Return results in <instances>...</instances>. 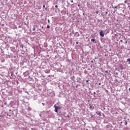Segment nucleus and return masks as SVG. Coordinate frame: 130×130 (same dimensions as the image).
<instances>
[{
	"instance_id": "c85d7f7f",
	"label": "nucleus",
	"mask_w": 130,
	"mask_h": 130,
	"mask_svg": "<svg viewBox=\"0 0 130 130\" xmlns=\"http://www.w3.org/2000/svg\"><path fill=\"white\" fill-rule=\"evenodd\" d=\"M88 82H89V81H88V80H87V81H86V82L88 83Z\"/></svg>"
},
{
	"instance_id": "e433bc0d",
	"label": "nucleus",
	"mask_w": 130,
	"mask_h": 130,
	"mask_svg": "<svg viewBox=\"0 0 130 130\" xmlns=\"http://www.w3.org/2000/svg\"><path fill=\"white\" fill-rule=\"evenodd\" d=\"M106 31H107V29H106Z\"/></svg>"
},
{
	"instance_id": "f704fd0d",
	"label": "nucleus",
	"mask_w": 130,
	"mask_h": 130,
	"mask_svg": "<svg viewBox=\"0 0 130 130\" xmlns=\"http://www.w3.org/2000/svg\"><path fill=\"white\" fill-rule=\"evenodd\" d=\"M12 110H9V111H11Z\"/></svg>"
},
{
	"instance_id": "9b49d317",
	"label": "nucleus",
	"mask_w": 130,
	"mask_h": 130,
	"mask_svg": "<svg viewBox=\"0 0 130 130\" xmlns=\"http://www.w3.org/2000/svg\"><path fill=\"white\" fill-rule=\"evenodd\" d=\"M47 28L48 29H49V28H50V26L47 25Z\"/></svg>"
},
{
	"instance_id": "9d476101",
	"label": "nucleus",
	"mask_w": 130,
	"mask_h": 130,
	"mask_svg": "<svg viewBox=\"0 0 130 130\" xmlns=\"http://www.w3.org/2000/svg\"><path fill=\"white\" fill-rule=\"evenodd\" d=\"M95 14H96L97 15H98V14H99V11H96V12H95Z\"/></svg>"
},
{
	"instance_id": "39448f33",
	"label": "nucleus",
	"mask_w": 130,
	"mask_h": 130,
	"mask_svg": "<svg viewBox=\"0 0 130 130\" xmlns=\"http://www.w3.org/2000/svg\"><path fill=\"white\" fill-rule=\"evenodd\" d=\"M128 61V64H130V58L127 59V62Z\"/></svg>"
},
{
	"instance_id": "c756f323",
	"label": "nucleus",
	"mask_w": 130,
	"mask_h": 130,
	"mask_svg": "<svg viewBox=\"0 0 130 130\" xmlns=\"http://www.w3.org/2000/svg\"><path fill=\"white\" fill-rule=\"evenodd\" d=\"M105 13H106V14H108V12H106Z\"/></svg>"
},
{
	"instance_id": "393cba45",
	"label": "nucleus",
	"mask_w": 130,
	"mask_h": 130,
	"mask_svg": "<svg viewBox=\"0 0 130 130\" xmlns=\"http://www.w3.org/2000/svg\"><path fill=\"white\" fill-rule=\"evenodd\" d=\"M99 86H100V85H101V83H99Z\"/></svg>"
},
{
	"instance_id": "4be33fe9",
	"label": "nucleus",
	"mask_w": 130,
	"mask_h": 130,
	"mask_svg": "<svg viewBox=\"0 0 130 130\" xmlns=\"http://www.w3.org/2000/svg\"><path fill=\"white\" fill-rule=\"evenodd\" d=\"M91 108H92V106H90L89 107V109H91Z\"/></svg>"
},
{
	"instance_id": "6ab92c4d",
	"label": "nucleus",
	"mask_w": 130,
	"mask_h": 130,
	"mask_svg": "<svg viewBox=\"0 0 130 130\" xmlns=\"http://www.w3.org/2000/svg\"><path fill=\"white\" fill-rule=\"evenodd\" d=\"M71 3H74V1H73V0H72V1H71Z\"/></svg>"
},
{
	"instance_id": "ddd939ff",
	"label": "nucleus",
	"mask_w": 130,
	"mask_h": 130,
	"mask_svg": "<svg viewBox=\"0 0 130 130\" xmlns=\"http://www.w3.org/2000/svg\"><path fill=\"white\" fill-rule=\"evenodd\" d=\"M105 73H106V74H108V71H106Z\"/></svg>"
},
{
	"instance_id": "bb28decb",
	"label": "nucleus",
	"mask_w": 130,
	"mask_h": 130,
	"mask_svg": "<svg viewBox=\"0 0 130 130\" xmlns=\"http://www.w3.org/2000/svg\"><path fill=\"white\" fill-rule=\"evenodd\" d=\"M113 14H115V11H113Z\"/></svg>"
},
{
	"instance_id": "f8f14e48",
	"label": "nucleus",
	"mask_w": 130,
	"mask_h": 130,
	"mask_svg": "<svg viewBox=\"0 0 130 130\" xmlns=\"http://www.w3.org/2000/svg\"><path fill=\"white\" fill-rule=\"evenodd\" d=\"M48 23H50V20H49V19H48Z\"/></svg>"
},
{
	"instance_id": "a878e982",
	"label": "nucleus",
	"mask_w": 130,
	"mask_h": 130,
	"mask_svg": "<svg viewBox=\"0 0 130 130\" xmlns=\"http://www.w3.org/2000/svg\"><path fill=\"white\" fill-rule=\"evenodd\" d=\"M123 42L122 40H121L120 42Z\"/></svg>"
},
{
	"instance_id": "4468645a",
	"label": "nucleus",
	"mask_w": 130,
	"mask_h": 130,
	"mask_svg": "<svg viewBox=\"0 0 130 130\" xmlns=\"http://www.w3.org/2000/svg\"><path fill=\"white\" fill-rule=\"evenodd\" d=\"M42 104L43 106H44V105H45V104H44L43 103Z\"/></svg>"
},
{
	"instance_id": "72a5a7b5",
	"label": "nucleus",
	"mask_w": 130,
	"mask_h": 130,
	"mask_svg": "<svg viewBox=\"0 0 130 130\" xmlns=\"http://www.w3.org/2000/svg\"><path fill=\"white\" fill-rule=\"evenodd\" d=\"M67 117H68V118L70 117V116H68Z\"/></svg>"
},
{
	"instance_id": "473e14b6",
	"label": "nucleus",
	"mask_w": 130,
	"mask_h": 130,
	"mask_svg": "<svg viewBox=\"0 0 130 130\" xmlns=\"http://www.w3.org/2000/svg\"><path fill=\"white\" fill-rule=\"evenodd\" d=\"M125 43H127V41H126V42H125Z\"/></svg>"
},
{
	"instance_id": "412c9836",
	"label": "nucleus",
	"mask_w": 130,
	"mask_h": 130,
	"mask_svg": "<svg viewBox=\"0 0 130 130\" xmlns=\"http://www.w3.org/2000/svg\"><path fill=\"white\" fill-rule=\"evenodd\" d=\"M25 93H27V94H29V92L25 91Z\"/></svg>"
},
{
	"instance_id": "1a4fd4ad",
	"label": "nucleus",
	"mask_w": 130,
	"mask_h": 130,
	"mask_svg": "<svg viewBox=\"0 0 130 130\" xmlns=\"http://www.w3.org/2000/svg\"><path fill=\"white\" fill-rule=\"evenodd\" d=\"M87 6H90V3L87 2Z\"/></svg>"
},
{
	"instance_id": "423d86ee",
	"label": "nucleus",
	"mask_w": 130,
	"mask_h": 130,
	"mask_svg": "<svg viewBox=\"0 0 130 130\" xmlns=\"http://www.w3.org/2000/svg\"><path fill=\"white\" fill-rule=\"evenodd\" d=\"M96 113H97V114H98V115H99L100 116H101V113H100V112H97Z\"/></svg>"
},
{
	"instance_id": "f03ea898",
	"label": "nucleus",
	"mask_w": 130,
	"mask_h": 130,
	"mask_svg": "<svg viewBox=\"0 0 130 130\" xmlns=\"http://www.w3.org/2000/svg\"><path fill=\"white\" fill-rule=\"evenodd\" d=\"M54 107H55V111L56 112H58V109H59V107L56 106H55V105H54Z\"/></svg>"
},
{
	"instance_id": "2eb2a0df",
	"label": "nucleus",
	"mask_w": 130,
	"mask_h": 130,
	"mask_svg": "<svg viewBox=\"0 0 130 130\" xmlns=\"http://www.w3.org/2000/svg\"><path fill=\"white\" fill-rule=\"evenodd\" d=\"M127 2V1H124V4H126Z\"/></svg>"
},
{
	"instance_id": "c9c22d12",
	"label": "nucleus",
	"mask_w": 130,
	"mask_h": 130,
	"mask_svg": "<svg viewBox=\"0 0 130 130\" xmlns=\"http://www.w3.org/2000/svg\"><path fill=\"white\" fill-rule=\"evenodd\" d=\"M129 91H130V88H129Z\"/></svg>"
},
{
	"instance_id": "0eeeda50",
	"label": "nucleus",
	"mask_w": 130,
	"mask_h": 130,
	"mask_svg": "<svg viewBox=\"0 0 130 130\" xmlns=\"http://www.w3.org/2000/svg\"><path fill=\"white\" fill-rule=\"evenodd\" d=\"M124 125H127V122L126 121H125L124 122Z\"/></svg>"
},
{
	"instance_id": "4c0bfd02",
	"label": "nucleus",
	"mask_w": 130,
	"mask_h": 130,
	"mask_svg": "<svg viewBox=\"0 0 130 130\" xmlns=\"http://www.w3.org/2000/svg\"><path fill=\"white\" fill-rule=\"evenodd\" d=\"M107 33H108V31H107Z\"/></svg>"
},
{
	"instance_id": "7ed1b4c3",
	"label": "nucleus",
	"mask_w": 130,
	"mask_h": 130,
	"mask_svg": "<svg viewBox=\"0 0 130 130\" xmlns=\"http://www.w3.org/2000/svg\"><path fill=\"white\" fill-rule=\"evenodd\" d=\"M119 67L121 69V70L124 69V67H123V65H122V64H119Z\"/></svg>"
},
{
	"instance_id": "6e6552de",
	"label": "nucleus",
	"mask_w": 130,
	"mask_h": 130,
	"mask_svg": "<svg viewBox=\"0 0 130 130\" xmlns=\"http://www.w3.org/2000/svg\"><path fill=\"white\" fill-rule=\"evenodd\" d=\"M20 47H22V48H24V45L21 44V45H20Z\"/></svg>"
},
{
	"instance_id": "b1692460",
	"label": "nucleus",
	"mask_w": 130,
	"mask_h": 130,
	"mask_svg": "<svg viewBox=\"0 0 130 130\" xmlns=\"http://www.w3.org/2000/svg\"><path fill=\"white\" fill-rule=\"evenodd\" d=\"M45 10H46V11H47V8H45Z\"/></svg>"
},
{
	"instance_id": "a211bd4d",
	"label": "nucleus",
	"mask_w": 130,
	"mask_h": 130,
	"mask_svg": "<svg viewBox=\"0 0 130 130\" xmlns=\"http://www.w3.org/2000/svg\"><path fill=\"white\" fill-rule=\"evenodd\" d=\"M114 9H117V7L115 6V7H114Z\"/></svg>"
},
{
	"instance_id": "20e7f679",
	"label": "nucleus",
	"mask_w": 130,
	"mask_h": 130,
	"mask_svg": "<svg viewBox=\"0 0 130 130\" xmlns=\"http://www.w3.org/2000/svg\"><path fill=\"white\" fill-rule=\"evenodd\" d=\"M91 41H92V42H94L95 43H96V42H95V39H91Z\"/></svg>"
},
{
	"instance_id": "dca6fc26",
	"label": "nucleus",
	"mask_w": 130,
	"mask_h": 130,
	"mask_svg": "<svg viewBox=\"0 0 130 130\" xmlns=\"http://www.w3.org/2000/svg\"><path fill=\"white\" fill-rule=\"evenodd\" d=\"M55 8H58V6L57 5H55Z\"/></svg>"
},
{
	"instance_id": "7c9ffc66",
	"label": "nucleus",
	"mask_w": 130,
	"mask_h": 130,
	"mask_svg": "<svg viewBox=\"0 0 130 130\" xmlns=\"http://www.w3.org/2000/svg\"><path fill=\"white\" fill-rule=\"evenodd\" d=\"M91 62L93 63V60L91 61Z\"/></svg>"
},
{
	"instance_id": "f3484780",
	"label": "nucleus",
	"mask_w": 130,
	"mask_h": 130,
	"mask_svg": "<svg viewBox=\"0 0 130 130\" xmlns=\"http://www.w3.org/2000/svg\"><path fill=\"white\" fill-rule=\"evenodd\" d=\"M36 28L35 27L33 28V31H35Z\"/></svg>"
},
{
	"instance_id": "2f4dec72",
	"label": "nucleus",
	"mask_w": 130,
	"mask_h": 130,
	"mask_svg": "<svg viewBox=\"0 0 130 130\" xmlns=\"http://www.w3.org/2000/svg\"><path fill=\"white\" fill-rule=\"evenodd\" d=\"M78 7H80V5L79 4L78 5Z\"/></svg>"
},
{
	"instance_id": "aec40b11",
	"label": "nucleus",
	"mask_w": 130,
	"mask_h": 130,
	"mask_svg": "<svg viewBox=\"0 0 130 130\" xmlns=\"http://www.w3.org/2000/svg\"><path fill=\"white\" fill-rule=\"evenodd\" d=\"M76 44H79V42H76Z\"/></svg>"
},
{
	"instance_id": "5701e85b",
	"label": "nucleus",
	"mask_w": 130,
	"mask_h": 130,
	"mask_svg": "<svg viewBox=\"0 0 130 130\" xmlns=\"http://www.w3.org/2000/svg\"><path fill=\"white\" fill-rule=\"evenodd\" d=\"M43 8H45V5H44V6H43Z\"/></svg>"
},
{
	"instance_id": "cd10ccee",
	"label": "nucleus",
	"mask_w": 130,
	"mask_h": 130,
	"mask_svg": "<svg viewBox=\"0 0 130 130\" xmlns=\"http://www.w3.org/2000/svg\"><path fill=\"white\" fill-rule=\"evenodd\" d=\"M93 94H96V92H93Z\"/></svg>"
},
{
	"instance_id": "f257e3e1",
	"label": "nucleus",
	"mask_w": 130,
	"mask_h": 130,
	"mask_svg": "<svg viewBox=\"0 0 130 130\" xmlns=\"http://www.w3.org/2000/svg\"><path fill=\"white\" fill-rule=\"evenodd\" d=\"M100 35L101 37H104V32H103V30H101L100 31Z\"/></svg>"
}]
</instances>
